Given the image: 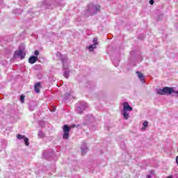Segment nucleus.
Instances as JSON below:
<instances>
[{
    "mask_svg": "<svg viewBox=\"0 0 178 178\" xmlns=\"http://www.w3.org/2000/svg\"><path fill=\"white\" fill-rule=\"evenodd\" d=\"M156 92L159 95H171L172 92H175V88L167 86L163 88L156 89Z\"/></svg>",
    "mask_w": 178,
    "mask_h": 178,
    "instance_id": "nucleus-4",
    "label": "nucleus"
},
{
    "mask_svg": "<svg viewBox=\"0 0 178 178\" xmlns=\"http://www.w3.org/2000/svg\"><path fill=\"white\" fill-rule=\"evenodd\" d=\"M34 55H35V56H38V55H40V51H38V50H35Z\"/></svg>",
    "mask_w": 178,
    "mask_h": 178,
    "instance_id": "nucleus-25",
    "label": "nucleus"
},
{
    "mask_svg": "<svg viewBox=\"0 0 178 178\" xmlns=\"http://www.w3.org/2000/svg\"><path fill=\"white\" fill-rule=\"evenodd\" d=\"M56 111V107H54L53 111H51V112H55Z\"/></svg>",
    "mask_w": 178,
    "mask_h": 178,
    "instance_id": "nucleus-30",
    "label": "nucleus"
},
{
    "mask_svg": "<svg viewBox=\"0 0 178 178\" xmlns=\"http://www.w3.org/2000/svg\"><path fill=\"white\" fill-rule=\"evenodd\" d=\"M25 138H26V136L24 135H21V134L17 135V138L18 140H24Z\"/></svg>",
    "mask_w": 178,
    "mask_h": 178,
    "instance_id": "nucleus-21",
    "label": "nucleus"
},
{
    "mask_svg": "<svg viewBox=\"0 0 178 178\" xmlns=\"http://www.w3.org/2000/svg\"><path fill=\"white\" fill-rule=\"evenodd\" d=\"M87 151H88L87 144H86V143H83L81 147V152L82 155H86V154H87Z\"/></svg>",
    "mask_w": 178,
    "mask_h": 178,
    "instance_id": "nucleus-10",
    "label": "nucleus"
},
{
    "mask_svg": "<svg viewBox=\"0 0 178 178\" xmlns=\"http://www.w3.org/2000/svg\"><path fill=\"white\" fill-rule=\"evenodd\" d=\"M25 48L24 44L22 43L19 47V49L15 51L13 57L15 58H20V59H24L26 57V53H24Z\"/></svg>",
    "mask_w": 178,
    "mask_h": 178,
    "instance_id": "nucleus-3",
    "label": "nucleus"
},
{
    "mask_svg": "<svg viewBox=\"0 0 178 178\" xmlns=\"http://www.w3.org/2000/svg\"><path fill=\"white\" fill-rule=\"evenodd\" d=\"M149 3L150 5H152L153 3H154V0H150V1H149Z\"/></svg>",
    "mask_w": 178,
    "mask_h": 178,
    "instance_id": "nucleus-28",
    "label": "nucleus"
},
{
    "mask_svg": "<svg viewBox=\"0 0 178 178\" xmlns=\"http://www.w3.org/2000/svg\"><path fill=\"white\" fill-rule=\"evenodd\" d=\"M70 129H73L74 127H76V124H72L71 126H70Z\"/></svg>",
    "mask_w": 178,
    "mask_h": 178,
    "instance_id": "nucleus-29",
    "label": "nucleus"
},
{
    "mask_svg": "<svg viewBox=\"0 0 178 178\" xmlns=\"http://www.w3.org/2000/svg\"><path fill=\"white\" fill-rule=\"evenodd\" d=\"M176 163L178 165V156L176 157Z\"/></svg>",
    "mask_w": 178,
    "mask_h": 178,
    "instance_id": "nucleus-31",
    "label": "nucleus"
},
{
    "mask_svg": "<svg viewBox=\"0 0 178 178\" xmlns=\"http://www.w3.org/2000/svg\"><path fill=\"white\" fill-rule=\"evenodd\" d=\"M147 178H151V175H147Z\"/></svg>",
    "mask_w": 178,
    "mask_h": 178,
    "instance_id": "nucleus-33",
    "label": "nucleus"
},
{
    "mask_svg": "<svg viewBox=\"0 0 178 178\" xmlns=\"http://www.w3.org/2000/svg\"><path fill=\"white\" fill-rule=\"evenodd\" d=\"M143 124L144 127H148V122L145 121Z\"/></svg>",
    "mask_w": 178,
    "mask_h": 178,
    "instance_id": "nucleus-26",
    "label": "nucleus"
},
{
    "mask_svg": "<svg viewBox=\"0 0 178 178\" xmlns=\"http://www.w3.org/2000/svg\"><path fill=\"white\" fill-rule=\"evenodd\" d=\"M122 115L125 120H127L129 119V115L127 111H125L124 110L122 111Z\"/></svg>",
    "mask_w": 178,
    "mask_h": 178,
    "instance_id": "nucleus-15",
    "label": "nucleus"
},
{
    "mask_svg": "<svg viewBox=\"0 0 178 178\" xmlns=\"http://www.w3.org/2000/svg\"><path fill=\"white\" fill-rule=\"evenodd\" d=\"M167 178H173V177L169 176V177H168Z\"/></svg>",
    "mask_w": 178,
    "mask_h": 178,
    "instance_id": "nucleus-34",
    "label": "nucleus"
},
{
    "mask_svg": "<svg viewBox=\"0 0 178 178\" xmlns=\"http://www.w3.org/2000/svg\"><path fill=\"white\" fill-rule=\"evenodd\" d=\"M45 154H47V151L43 152V156H45Z\"/></svg>",
    "mask_w": 178,
    "mask_h": 178,
    "instance_id": "nucleus-32",
    "label": "nucleus"
},
{
    "mask_svg": "<svg viewBox=\"0 0 178 178\" xmlns=\"http://www.w3.org/2000/svg\"><path fill=\"white\" fill-rule=\"evenodd\" d=\"M40 88H41V83L38 82L34 86V90H35V92H36V94H40Z\"/></svg>",
    "mask_w": 178,
    "mask_h": 178,
    "instance_id": "nucleus-12",
    "label": "nucleus"
},
{
    "mask_svg": "<svg viewBox=\"0 0 178 178\" xmlns=\"http://www.w3.org/2000/svg\"><path fill=\"white\" fill-rule=\"evenodd\" d=\"M38 6L42 10H44L45 9H51V8L49 5L47 4V3H45V1H42L40 3H38Z\"/></svg>",
    "mask_w": 178,
    "mask_h": 178,
    "instance_id": "nucleus-7",
    "label": "nucleus"
},
{
    "mask_svg": "<svg viewBox=\"0 0 178 178\" xmlns=\"http://www.w3.org/2000/svg\"><path fill=\"white\" fill-rule=\"evenodd\" d=\"M63 132L70 133V127L67 124H64L63 127Z\"/></svg>",
    "mask_w": 178,
    "mask_h": 178,
    "instance_id": "nucleus-16",
    "label": "nucleus"
},
{
    "mask_svg": "<svg viewBox=\"0 0 178 178\" xmlns=\"http://www.w3.org/2000/svg\"><path fill=\"white\" fill-rule=\"evenodd\" d=\"M24 141L25 143V145H26L27 147H29L30 145V143H29V139L28 138H24Z\"/></svg>",
    "mask_w": 178,
    "mask_h": 178,
    "instance_id": "nucleus-24",
    "label": "nucleus"
},
{
    "mask_svg": "<svg viewBox=\"0 0 178 178\" xmlns=\"http://www.w3.org/2000/svg\"><path fill=\"white\" fill-rule=\"evenodd\" d=\"M38 136L40 138H44V137H45V134H44L42 131H39Z\"/></svg>",
    "mask_w": 178,
    "mask_h": 178,
    "instance_id": "nucleus-23",
    "label": "nucleus"
},
{
    "mask_svg": "<svg viewBox=\"0 0 178 178\" xmlns=\"http://www.w3.org/2000/svg\"><path fill=\"white\" fill-rule=\"evenodd\" d=\"M136 74L138 75V79L140 80L142 83H145V81H144V74L140 73V72L137 71Z\"/></svg>",
    "mask_w": 178,
    "mask_h": 178,
    "instance_id": "nucleus-14",
    "label": "nucleus"
},
{
    "mask_svg": "<svg viewBox=\"0 0 178 178\" xmlns=\"http://www.w3.org/2000/svg\"><path fill=\"white\" fill-rule=\"evenodd\" d=\"M101 8V6L99 5H94L92 3L89 4L86 8V16H92V15H95V13H98L99 12V9Z\"/></svg>",
    "mask_w": 178,
    "mask_h": 178,
    "instance_id": "nucleus-2",
    "label": "nucleus"
},
{
    "mask_svg": "<svg viewBox=\"0 0 178 178\" xmlns=\"http://www.w3.org/2000/svg\"><path fill=\"white\" fill-rule=\"evenodd\" d=\"M63 138L64 140H67L69 138V132H63Z\"/></svg>",
    "mask_w": 178,
    "mask_h": 178,
    "instance_id": "nucleus-20",
    "label": "nucleus"
},
{
    "mask_svg": "<svg viewBox=\"0 0 178 178\" xmlns=\"http://www.w3.org/2000/svg\"><path fill=\"white\" fill-rule=\"evenodd\" d=\"M18 3L20 6H26V4L27 3V1H26V0H19Z\"/></svg>",
    "mask_w": 178,
    "mask_h": 178,
    "instance_id": "nucleus-18",
    "label": "nucleus"
},
{
    "mask_svg": "<svg viewBox=\"0 0 178 178\" xmlns=\"http://www.w3.org/2000/svg\"><path fill=\"white\" fill-rule=\"evenodd\" d=\"M29 111H34V107H33V106H29Z\"/></svg>",
    "mask_w": 178,
    "mask_h": 178,
    "instance_id": "nucleus-27",
    "label": "nucleus"
},
{
    "mask_svg": "<svg viewBox=\"0 0 178 178\" xmlns=\"http://www.w3.org/2000/svg\"><path fill=\"white\" fill-rule=\"evenodd\" d=\"M22 12H23V10L20 8H17L15 10H13V13H15V15H22Z\"/></svg>",
    "mask_w": 178,
    "mask_h": 178,
    "instance_id": "nucleus-17",
    "label": "nucleus"
},
{
    "mask_svg": "<svg viewBox=\"0 0 178 178\" xmlns=\"http://www.w3.org/2000/svg\"><path fill=\"white\" fill-rule=\"evenodd\" d=\"M84 119H85V122H86V123H88L89 122H92V120H94V116L90 114L86 115Z\"/></svg>",
    "mask_w": 178,
    "mask_h": 178,
    "instance_id": "nucleus-13",
    "label": "nucleus"
},
{
    "mask_svg": "<svg viewBox=\"0 0 178 178\" xmlns=\"http://www.w3.org/2000/svg\"><path fill=\"white\" fill-rule=\"evenodd\" d=\"M38 60V57L37 56H31L29 58V63H31V65H34L35 62Z\"/></svg>",
    "mask_w": 178,
    "mask_h": 178,
    "instance_id": "nucleus-11",
    "label": "nucleus"
},
{
    "mask_svg": "<svg viewBox=\"0 0 178 178\" xmlns=\"http://www.w3.org/2000/svg\"><path fill=\"white\" fill-rule=\"evenodd\" d=\"M112 62H113V65L115 67H118V66H119V63H120V60H112Z\"/></svg>",
    "mask_w": 178,
    "mask_h": 178,
    "instance_id": "nucleus-19",
    "label": "nucleus"
},
{
    "mask_svg": "<svg viewBox=\"0 0 178 178\" xmlns=\"http://www.w3.org/2000/svg\"><path fill=\"white\" fill-rule=\"evenodd\" d=\"M24 98H25L24 95H20L19 101H20L21 104H24Z\"/></svg>",
    "mask_w": 178,
    "mask_h": 178,
    "instance_id": "nucleus-22",
    "label": "nucleus"
},
{
    "mask_svg": "<svg viewBox=\"0 0 178 178\" xmlns=\"http://www.w3.org/2000/svg\"><path fill=\"white\" fill-rule=\"evenodd\" d=\"M73 98H74V96L73 95V92H71L70 93L67 92L65 95L63 102L65 104H69V102H70L73 99Z\"/></svg>",
    "mask_w": 178,
    "mask_h": 178,
    "instance_id": "nucleus-6",
    "label": "nucleus"
},
{
    "mask_svg": "<svg viewBox=\"0 0 178 178\" xmlns=\"http://www.w3.org/2000/svg\"><path fill=\"white\" fill-rule=\"evenodd\" d=\"M63 63V70L64 72L63 76L65 79H68L70 77V71H69V60L66 56H61L60 58Z\"/></svg>",
    "mask_w": 178,
    "mask_h": 178,
    "instance_id": "nucleus-1",
    "label": "nucleus"
},
{
    "mask_svg": "<svg viewBox=\"0 0 178 178\" xmlns=\"http://www.w3.org/2000/svg\"><path fill=\"white\" fill-rule=\"evenodd\" d=\"M87 106H88V104L86 102H80L78 104H76V108L77 113H83V112H84Z\"/></svg>",
    "mask_w": 178,
    "mask_h": 178,
    "instance_id": "nucleus-5",
    "label": "nucleus"
},
{
    "mask_svg": "<svg viewBox=\"0 0 178 178\" xmlns=\"http://www.w3.org/2000/svg\"><path fill=\"white\" fill-rule=\"evenodd\" d=\"M122 111H125L127 112L128 111L129 112H131V111H133V107L129 106L128 102H124V104H123V110Z\"/></svg>",
    "mask_w": 178,
    "mask_h": 178,
    "instance_id": "nucleus-9",
    "label": "nucleus"
},
{
    "mask_svg": "<svg viewBox=\"0 0 178 178\" xmlns=\"http://www.w3.org/2000/svg\"><path fill=\"white\" fill-rule=\"evenodd\" d=\"M97 45H98V39L97 38H95L93 39V44H90L88 47L89 51H94V49H95V48H97Z\"/></svg>",
    "mask_w": 178,
    "mask_h": 178,
    "instance_id": "nucleus-8",
    "label": "nucleus"
}]
</instances>
